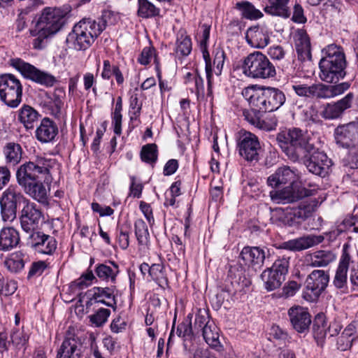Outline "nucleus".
<instances>
[{
	"mask_svg": "<svg viewBox=\"0 0 358 358\" xmlns=\"http://www.w3.org/2000/svg\"><path fill=\"white\" fill-rule=\"evenodd\" d=\"M268 4L264 8L266 13L287 19L290 16L289 0H268Z\"/></svg>",
	"mask_w": 358,
	"mask_h": 358,
	"instance_id": "31",
	"label": "nucleus"
},
{
	"mask_svg": "<svg viewBox=\"0 0 358 358\" xmlns=\"http://www.w3.org/2000/svg\"><path fill=\"white\" fill-rule=\"evenodd\" d=\"M211 322L208 313L205 310H199L195 316L194 328L202 331L204 329V327Z\"/></svg>",
	"mask_w": 358,
	"mask_h": 358,
	"instance_id": "54",
	"label": "nucleus"
},
{
	"mask_svg": "<svg viewBox=\"0 0 358 358\" xmlns=\"http://www.w3.org/2000/svg\"><path fill=\"white\" fill-rule=\"evenodd\" d=\"M286 101L285 93L278 88L262 87L259 94L257 110L273 112L280 108Z\"/></svg>",
	"mask_w": 358,
	"mask_h": 358,
	"instance_id": "11",
	"label": "nucleus"
},
{
	"mask_svg": "<svg viewBox=\"0 0 358 358\" xmlns=\"http://www.w3.org/2000/svg\"><path fill=\"white\" fill-rule=\"evenodd\" d=\"M117 240L120 247L122 250H126L129 245V231L124 227H121L117 230Z\"/></svg>",
	"mask_w": 358,
	"mask_h": 358,
	"instance_id": "56",
	"label": "nucleus"
},
{
	"mask_svg": "<svg viewBox=\"0 0 358 358\" xmlns=\"http://www.w3.org/2000/svg\"><path fill=\"white\" fill-rule=\"evenodd\" d=\"M224 62V52L222 50L217 49L215 52L213 65L215 66L214 72L217 76L221 74Z\"/></svg>",
	"mask_w": 358,
	"mask_h": 358,
	"instance_id": "57",
	"label": "nucleus"
},
{
	"mask_svg": "<svg viewBox=\"0 0 358 358\" xmlns=\"http://www.w3.org/2000/svg\"><path fill=\"white\" fill-rule=\"evenodd\" d=\"M117 293V289L115 285L106 287H94L89 290L90 298L87 303L92 305L93 303H101L115 310Z\"/></svg>",
	"mask_w": 358,
	"mask_h": 358,
	"instance_id": "21",
	"label": "nucleus"
},
{
	"mask_svg": "<svg viewBox=\"0 0 358 358\" xmlns=\"http://www.w3.org/2000/svg\"><path fill=\"white\" fill-rule=\"evenodd\" d=\"M243 73L251 78L266 79L276 75L274 65L263 53L255 51L249 54L242 64Z\"/></svg>",
	"mask_w": 358,
	"mask_h": 358,
	"instance_id": "6",
	"label": "nucleus"
},
{
	"mask_svg": "<svg viewBox=\"0 0 358 358\" xmlns=\"http://www.w3.org/2000/svg\"><path fill=\"white\" fill-rule=\"evenodd\" d=\"M276 141L287 157L296 162L303 159L309 172L324 177L331 165V159L323 152H320L308 136L298 128L278 134Z\"/></svg>",
	"mask_w": 358,
	"mask_h": 358,
	"instance_id": "1",
	"label": "nucleus"
},
{
	"mask_svg": "<svg viewBox=\"0 0 358 358\" xmlns=\"http://www.w3.org/2000/svg\"><path fill=\"white\" fill-rule=\"evenodd\" d=\"M110 315V310L100 308L94 315L90 316V321L95 324L96 327H101L107 321Z\"/></svg>",
	"mask_w": 358,
	"mask_h": 358,
	"instance_id": "53",
	"label": "nucleus"
},
{
	"mask_svg": "<svg viewBox=\"0 0 358 358\" xmlns=\"http://www.w3.org/2000/svg\"><path fill=\"white\" fill-rule=\"evenodd\" d=\"M20 235L13 227H4L0 230V251H10L17 245Z\"/></svg>",
	"mask_w": 358,
	"mask_h": 358,
	"instance_id": "29",
	"label": "nucleus"
},
{
	"mask_svg": "<svg viewBox=\"0 0 358 358\" xmlns=\"http://www.w3.org/2000/svg\"><path fill=\"white\" fill-rule=\"evenodd\" d=\"M295 47L301 60L311 59V48L309 36L305 29H299L294 36Z\"/></svg>",
	"mask_w": 358,
	"mask_h": 358,
	"instance_id": "28",
	"label": "nucleus"
},
{
	"mask_svg": "<svg viewBox=\"0 0 358 358\" xmlns=\"http://www.w3.org/2000/svg\"><path fill=\"white\" fill-rule=\"evenodd\" d=\"M193 86L194 88L190 87V90L195 92L197 99L203 98L205 94L203 80L199 73L196 75Z\"/></svg>",
	"mask_w": 358,
	"mask_h": 358,
	"instance_id": "59",
	"label": "nucleus"
},
{
	"mask_svg": "<svg viewBox=\"0 0 358 358\" xmlns=\"http://www.w3.org/2000/svg\"><path fill=\"white\" fill-rule=\"evenodd\" d=\"M106 27V21L103 18H98L97 20L92 18L83 19L73 27L67 41L72 43L74 49L85 50L91 46Z\"/></svg>",
	"mask_w": 358,
	"mask_h": 358,
	"instance_id": "5",
	"label": "nucleus"
},
{
	"mask_svg": "<svg viewBox=\"0 0 358 358\" xmlns=\"http://www.w3.org/2000/svg\"><path fill=\"white\" fill-rule=\"evenodd\" d=\"M266 252H268L266 248L245 246L242 249L239 258L245 266L256 271L264 265Z\"/></svg>",
	"mask_w": 358,
	"mask_h": 358,
	"instance_id": "19",
	"label": "nucleus"
},
{
	"mask_svg": "<svg viewBox=\"0 0 358 358\" xmlns=\"http://www.w3.org/2000/svg\"><path fill=\"white\" fill-rule=\"evenodd\" d=\"M275 213L285 225L293 226L298 224L294 209L276 208Z\"/></svg>",
	"mask_w": 358,
	"mask_h": 358,
	"instance_id": "48",
	"label": "nucleus"
},
{
	"mask_svg": "<svg viewBox=\"0 0 358 358\" xmlns=\"http://www.w3.org/2000/svg\"><path fill=\"white\" fill-rule=\"evenodd\" d=\"M3 154L8 164L13 166L20 163L22 157V148L18 143L10 142L3 148Z\"/></svg>",
	"mask_w": 358,
	"mask_h": 358,
	"instance_id": "36",
	"label": "nucleus"
},
{
	"mask_svg": "<svg viewBox=\"0 0 358 358\" xmlns=\"http://www.w3.org/2000/svg\"><path fill=\"white\" fill-rule=\"evenodd\" d=\"M354 99V94L349 92L340 100L327 103L321 112V116L329 120L341 117L346 110L352 107Z\"/></svg>",
	"mask_w": 358,
	"mask_h": 358,
	"instance_id": "20",
	"label": "nucleus"
},
{
	"mask_svg": "<svg viewBox=\"0 0 358 358\" xmlns=\"http://www.w3.org/2000/svg\"><path fill=\"white\" fill-rule=\"evenodd\" d=\"M290 322L293 328L299 333H305L309 330L311 316L306 309L301 306L292 307L288 310Z\"/></svg>",
	"mask_w": 358,
	"mask_h": 358,
	"instance_id": "23",
	"label": "nucleus"
},
{
	"mask_svg": "<svg viewBox=\"0 0 358 358\" xmlns=\"http://www.w3.org/2000/svg\"><path fill=\"white\" fill-rule=\"evenodd\" d=\"M28 244L38 253L49 255L55 251L57 245L53 236L37 230L29 234Z\"/></svg>",
	"mask_w": 358,
	"mask_h": 358,
	"instance_id": "18",
	"label": "nucleus"
},
{
	"mask_svg": "<svg viewBox=\"0 0 358 358\" xmlns=\"http://www.w3.org/2000/svg\"><path fill=\"white\" fill-rule=\"evenodd\" d=\"M135 235L139 245H146L148 242L149 232L146 223L138 219L134 223Z\"/></svg>",
	"mask_w": 358,
	"mask_h": 358,
	"instance_id": "45",
	"label": "nucleus"
},
{
	"mask_svg": "<svg viewBox=\"0 0 358 358\" xmlns=\"http://www.w3.org/2000/svg\"><path fill=\"white\" fill-rule=\"evenodd\" d=\"M110 265L99 264L96 266L95 273L99 278L115 283L120 272L119 266L114 262H109Z\"/></svg>",
	"mask_w": 358,
	"mask_h": 358,
	"instance_id": "33",
	"label": "nucleus"
},
{
	"mask_svg": "<svg viewBox=\"0 0 358 358\" xmlns=\"http://www.w3.org/2000/svg\"><path fill=\"white\" fill-rule=\"evenodd\" d=\"M289 258L282 257L276 259L271 268L264 270L262 279L267 291H273L279 288L285 280L288 273Z\"/></svg>",
	"mask_w": 358,
	"mask_h": 358,
	"instance_id": "8",
	"label": "nucleus"
},
{
	"mask_svg": "<svg viewBox=\"0 0 358 358\" xmlns=\"http://www.w3.org/2000/svg\"><path fill=\"white\" fill-rule=\"evenodd\" d=\"M64 24V13L61 9L51 7L43 8L34 27L30 29L31 35L35 37L34 48H44L48 38L57 33Z\"/></svg>",
	"mask_w": 358,
	"mask_h": 358,
	"instance_id": "3",
	"label": "nucleus"
},
{
	"mask_svg": "<svg viewBox=\"0 0 358 358\" xmlns=\"http://www.w3.org/2000/svg\"><path fill=\"white\" fill-rule=\"evenodd\" d=\"M55 159L36 156L33 160L20 165L16 171V180L24 192L45 206L50 204V192L52 180L51 169Z\"/></svg>",
	"mask_w": 358,
	"mask_h": 358,
	"instance_id": "2",
	"label": "nucleus"
},
{
	"mask_svg": "<svg viewBox=\"0 0 358 358\" xmlns=\"http://www.w3.org/2000/svg\"><path fill=\"white\" fill-rule=\"evenodd\" d=\"M235 8L241 12L243 17L248 20H257L263 16L262 13L257 9L250 2L243 1L238 2Z\"/></svg>",
	"mask_w": 358,
	"mask_h": 358,
	"instance_id": "38",
	"label": "nucleus"
},
{
	"mask_svg": "<svg viewBox=\"0 0 358 358\" xmlns=\"http://www.w3.org/2000/svg\"><path fill=\"white\" fill-rule=\"evenodd\" d=\"M294 210L296 213L297 222L299 224L312 215L313 208L310 205H301L299 208H294Z\"/></svg>",
	"mask_w": 358,
	"mask_h": 358,
	"instance_id": "55",
	"label": "nucleus"
},
{
	"mask_svg": "<svg viewBox=\"0 0 358 358\" xmlns=\"http://www.w3.org/2000/svg\"><path fill=\"white\" fill-rule=\"evenodd\" d=\"M350 87L349 82H343L336 85L313 84L310 85V98L331 99L344 94Z\"/></svg>",
	"mask_w": 358,
	"mask_h": 358,
	"instance_id": "16",
	"label": "nucleus"
},
{
	"mask_svg": "<svg viewBox=\"0 0 358 358\" xmlns=\"http://www.w3.org/2000/svg\"><path fill=\"white\" fill-rule=\"evenodd\" d=\"M292 90L299 96L310 98V85L295 83L292 85Z\"/></svg>",
	"mask_w": 358,
	"mask_h": 358,
	"instance_id": "60",
	"label": "nucleus"
},
{
	"mask_svg": "<svg viewBox=\"0 0 358 358\" xmlns=\"http://www.w3.org/2000/svg\"><path fill=\"white\" fill-rule=\"evenodd\" d=\"M38 113L29 106H24L20 110L18 120L27 129H32L38 120Z\"/></svg>",
	"mask_w": 358,
	"mask_h": 358,
	"instance_id": "37",
	"label": "nucleus"
},
{
	"mask_svg": "<svg viewBox=\"0 0 358 358\" xmlns=\"http://www.w3.org/2000/svg\"><path fill=\"white\" fill-rule=\"evenodd\" d=\"M203 57L206 63V73L208 83L207 96H213L212 90V66L209 52L207 50V45L201 46Z\"/></svg>",
	"mask_w": 358,
	"mask_h": 358,
	"instance_id": "47",
	"label": "nucleus"
},
{
	"mask_svg": "<svg viewBox=\"0 0 358 358\" xmlns=\"http://www.w3.org/2000/svg\"><path fill=\"white\" fill-rule=\"evenodd\" d=\"M150 276L162 288L166 289L169 287V280L162 264H152Z\"/></svg>",
	"mask_w": 358,
	"mask_h": 358,
	"instance_id": "42",
	"label": "nucleus"
},
{
	"mask_svg": "<svg viewBox=\"0 0 358 358\" xmlns=\"http://www.w3.org/2000/svg\"><path fill=\"white\" fill-rule=\"evenodd\" d=\"M336 259V255L330 250H318L310 256L309 265L312 267H325Z\"/></svg>",
	"mask_w": 358,
	"mask_h": 358,
	"instance_id": "35",
	"label": "nucleus"
},
{
	"mask_svg": "<svg viewBox=\"0 0 358 358\" xmlns=\"http://www.w3.org/2000/svg\"><path fill=\"white\" fill-rule=\"evenodd\" d=\"M191 318L192 316L189 315L187 319L178 326L176 334L179 337L183 338L185 339H189L192 338L193 331Z\"/></svg>",
	"mask_w": 358,
	"mask_h": 358,
	"instance_id": "49",
	"label": "nucleus"
},
{
	"mask_svg": "<svg viewBox=\"0 0 358 358\" xmlns=\"http://www.w3.org/2000/svg\"><path fill=\"white\" fill-rule=\"evenodd\" d=\"M12 343L17 348L21 349L28 342L29 334L23 329H17L12 332L10 335Z\"/></svg>",
	"mask_w": 358,
	"mask_h": 358,
	"instance_id": "50",
	"label": "nucleus"
},
{
	"mask_svg": "<svg viewBox=\"0 0 358 358\" xmlns=\"http://www.w3.org/2000/svg\"><path fill=\"white\" fill-rule=\"evenodd\" d=\"M22 86L15 76H0V99L10 108H16L22 101Z\"/></svg>",
	"mask_w": 358,
	"mask_h": 358,
	"instance_id": "7",
	"label": "nucleus"
},
{
	"mask_svg": "<svg viewBox=\"0 0 358 358\" xmlns=\"http://www.w3.org/2000/svg\"><path fill=\"white\" fill-rule=\"evenodd\" d=\"M324 56L320 59V79L328 83H337L346 75L347 62L343 49L334 44L324 49Z\"/></svg>",
	"mask_w": 358,
	"mask_h": 358,
	"instance_id": "4",
	"label": "nucleus"
},
{
	"mask_svg": "<svg viewBox=\"0 0 358 358\" xmlns=\"http://www.w3.org/2000/svg\"><path fill=\"white\" fill-rule=\"evenodd\" d=\"M58 132L57 124L49 117H44L35 131V137L42 144L53 143Z\"/></svg>",
	"mask_w": 358,
	"mask_h": 358,
	"instance_id": "24",
	"label": "nucleus"
},
{
	"mask_svg": "<svg viewBox=\"0 0 358 358\" xmlns=\"http://www.w3.org/2000/svg\"><path fill=\"white\" fill-rule=\"evenodd\" d=\"M122 97L118 96L117 99L114 111L112 113V125L113 127V131L117 136H120L122 134Z\"/></svg>",
	"mask_w": 358,
	"mask_h": 358,
	"instance_id": "44",
	"label": "nucleus"
},
{
	"mask_svg": "<svg viewBox=\"0 0 358 358\" xmlns=\"http://www.w3.org/2000/svg\"><path fill=\"white\" fill-rule=\"evenodd\" d=\"M260 88L255 90L253 87H246L242 91L243 96L248 101L250 105L257 109Z\"/></svg>",
	"mask_w": 358,
	"mask_h": 358,
	"instance_id": "52",
	"label": "nucleus"
},
{
	"mask_svg": "<svg viewBox=\"0 0 358 358\" xmlns=\"http://www.w3.org/2000/svg\"><path fill=\"white\" fill-rule=\"evenodd\" d=\"M313 333L318 345L322 346L327 335V323L323 314H317L313 321Z\"/></svg>",
	"mask_w": 358,
	"mask_h": 358,
	"instance_id": "34",
	"label": "nucleus"
},
{
	"mask_svg": "<svg viewBox=\"0 0 358 358\" xmlns=\"http://www.w3.org/2000/svg\"><path fill=\"white\" fill-rule=\"evenodd\" d=\"M46 268L47 264L44 261H38L32 263L28 273V278L41 275Z\"/></svg>",
	"mask_w": 358,
	"mask_h": 358,
	"instance_id": "58",
	"label": "nucleus"
},
{
	"mask_svg": "<svg viewBox=\"0 0 358 358\" xmlns=\"http://www.w3.org/2000/svg\"><path fill=\"white\" fill-rule=\"evenodd\" d=\"M12 64L25 78L40 85L45 87H52L57 82V79L54 76L42 71L20 59H13Z\"/></svg>",
	"mask_w": 358,
	"mask_h": 358,
	"instance_id": "13",
	"label": "nucleus"
},
{
	"mask_svg": "<svg viewBox=\"0 0 358 358\" xmlns=\"http://www.w3.org/2000/svg\"><path fill=\"white\" fill-rule=\"evenodd\" d=\"M138 15L143 18L157 16L159 9L148 0H138Z\"/></svg>",
	"mask_w": 358,
	"mask_h": 358,
	"instance_id": "43",
	"label": "nucleus"
},
{
	"mask_svg": "<svg viewBox=\"0 0 358 358\" xmlns=\"http://www.w3.org/2000/svg\"><path fill=\"white\" fill-rule=\"evenodd\" d=\"M301 287V285L296 281L292 280L288 282L282 289V294L285 297L292 296Z\"/></svg>",
	"mask_w": 358,
	"mask_h": 358,
	"instance_id": "64",
	"label": "nucleus"
},
{
	"mask_svg": "<svg viewBox=\"0 0 358 358\" xmlns=\"http://www.w3.org/2000/svg\"><path fill=\"white\" fill-rule=\"evenodd\" d=\"M355 339L356 336L354 327L352 325L348 326L337 340L338 349L341 351L350 349Z\"/></svg>",
	"mask_w": 358,
	"mask_h": 358,
	"instance_id": "41",
	"label": "nucleus"
},
{
	"mask_svg": "<svg viewBox=\"0 0 358 358\" xmlns=\"http://www.w3.org/2000/svg\"><path fill=\"white\" fill-rule=\"evenodd\" d=\"M45 106L50 113L56 118H61L63 115L62 109L64 104L66 93L63 87H57L52 94H46Z\"/></svg>",
	"mask_w": 358,
	"mask_h": 358,
	"instance_id": "26",
	"label": "nucleus"
},
{
	"mask_svg": "<svg viewBox=\"0 0 358 358\" xmlns=\"http://www.w3.org/2000/svg\"><path fill=\"white\" fill-rule=\"evenodd\" d=\"M240 155L248 162L258 161L261 148L258 138L250 132L244 133L238 142Z\"/></svg>",
	"mask_w": 358,
	"mask_h": 358,
	"instance_id": "17",
	"label": "nucleus"
},
{
	"mask_svg": "<svg viewBox=\"0 0 358 358\" xmlns=\"http://www.w3.org/2000/svg\"><path fill=\"white\" fill-rule=\"evenodd\" d=\"M4 266L8 271L17 273L24 268V263L23 259L20 256L16 255L6 259L4 261Z\"/></svg>",
	"mask_w": 358,
	"mask_h": 358,
	"instance_id": "51",
	"label": "nucleus"
},
{
	"mask_svg": "<svg viewBox=\"0 0 358 358\" xmlns=\"http://www.w3.org/2000/svg\"><path fill=\"white\" fill-rule=\"evenodd\" d=\"M313 194V190L297 184L288 185L280 189L270 192L271 200L276 203H291Z\"/></svg>",
	"mask_w": 358,
	"mask_h": 358,
	"instance_id": "12",
	"label": "nucleus"
},
{
	"mask_svg": "<svg viewBox=\"0 0 358 358\" xmlns=\"http://www.w3.org/2000/svg\"><path fill=\"white\" fill-rule=\"evenodd\" d=\"M329 281V274L323 270H314L307 277L303 298L308 301H315L324 292Z\"/></svg>",
	"mask_w": 358,
	"mask_h": 358,
	"instance_id": "10",
	"label": "nucleus"
},
{
	"mask_svg": "<svg viewBox=\"0 0 358 358\" xmlns=\"http://www.w3.org/2000/svg\"><path fill=\"white\" fill-rule=\"evenodd\" d=\"M292 20L296 23H305L307 20L303 13V8L298 3H295L294 6Z\"/></svg>",
	"mask_w": 358,
	"mask_h": 358,
	"instance_id": "61",
	"label": "nucleus"
},
{
	"mask_svg": "<svg viewBox=\"0 0 358 358\" xmlns=\"http://www.w3.org/2000/svg\"><path fill=\"white\" fill-rule=\"evenodd\" d=\"M303 119L305 121L311 123L319 122V115L317 110L313 106H310L303 110Z\"/></svg>",
	"mask_w": 358,
	"mask_h": 358,
	"instance_id": "62",
	"label": "nucleus"
},
{
	"mask_svg": "<svg viewBox=\"0 0 358 358\" xmlns=\"http://www.w3.org/2000/svg\"><path fill=\"white\" fill-rule=\"evenodd\" d=\"M322 240L320 236H304L282 243L280 248L293 252L301 251L320 243Z\"/></svg>",
	"mask_w": 358,
	"mask_h": 358,
	"instance_id": "27",
	"label": "nucleus"
},
{
	"mask_svg": "<svg viewBox=\"0 0 358 358\" xmlns=\"http://www.w3.org/2000/svg\"><path fill=\"white\" fill-rule=\"evenodd\" d=\"M157 147L155 143L143 146L141 151L142 161L148 164H155L157 160Z\"/></svg>",
	"mask_w": 358,
	"mask_h": 358,
	"instance_id": "46",
	"label": "nucleus"
},
{
	"mask_svg": "<svg viewBox=\"0 0 358 358\" xmlns=\"http://www.w3.org/2000/svg\"><path fill=\"white\" fill-rule=\"evenodd\" d=\"M83 343L73 327H69L65 338L57 352V358H78L83 352Z\"/></svg>",
	"mask_w": 358,
	"mask_h": 358,
	"instance_id": "15",
	"label": "nucleus"
},
{
	"mask_svg": "<svg viewBox=\"0 0 358 358\" xmlns=\"http://www.w3.org/2000/svg\"><path fill=\"white\" fill-rule=\"evenodd\" d=\"M350 256L345 251L343 252L336 269L334 279V285L338 289H342L347 284V273L350 266Z\"/></svg>",
	"mask_w": 358,
	"mask_h": 358,
	"instance_id": "30",
	"label": "nucleus"
},
{
	"mask_svg": "<svg viewBox=\"0 0 358 358\" xmlns=\"http://www.w3.org/2000/svg\"><path fill=\"white\" fill-rule=\"evenodd\" d=\"M298 178L296 169L284 166L278 168L267 178V184L271 187L275 188L282 185L296 184Z\"/></svg>",
	"mask_w": 358,
	"mask_h": 358,
	"instance_id": "22",
	"label": "nucleus"
},
{
	"mask_svg": "<svg viewBox=\"0 0 358 358\" xmlns=\"http://www.w3.org/2000/svg\"><path fill=\"white\" fill-rule=\"evenodd\" d=\"M358 134V123L350 122L338 126L334 131L336 141L343 148H349L355 141Z\"/></svg>",
	"mask_w": 358,
	"mask_h": 358,
	"instance_id": "25",
	"label": "nucleus"
},
{
	"mask_svg": "<svg viewBox=\"0 0 358 358\" xmlns=\"http://www.w3.org/2000/svg\"><path fill=\"white\" fill-rule=\"evenodd\" d=\"M202 335L205 341L212 348L219 349L221 348L219 340L218 329L213 322L204 327Z\"/></svg>",
	"mask_w": 358,
	"mask_h": 358,
	"instance_id": "39",
	"label": "nucleus"
},
{
	"mask_svg": "<svg viewBox=\"0 0 358 358\" xmlns=\"http://www.w3.org/2000/svg\"><path fill=\"white\" fill-rule=\"evenodd\" d=\"M27 199L16 186H9L2 194L0 200L1 215L3 221L13 222L17 215V205Z\"/></svg>",
	"mask_w": 358,
	"mask_h": 358,
	"instance_id": "9",
	"label": "nucleus"
},
{
	"mask_svg": "<svg viewBox=\"0 0 358 358\" xmlns=\"http://www.w3.org/2000/svg\"><path fill=\"white\" fill-rule=\"evenodd\" d=\"M130 108L131 109V113L133 116L131 117V119L137 118L140 116L141 110L142 108V103H139L138 98L137 94L132 95L130 98Z\"/></svg>",
	"mask_w": 358,
	"mask_h": 358,
	"instance_id": "63",
	"label": "nucleus"
},
{
	"mask_svg": "<svg viewBox=\"0 0 358 358\" xmlns=\"http://www.w3.org/2000/svg\"><path fill=\"white\" fill-rule=\"evenodd\" d=\"M246 40L248 43L257 48H264L269 42V36L263 29L259 27L249 28L246 31Z\"/></svg>",
	"mask_w": 358,
	"mask_h": 358,
	"instance_id": "32",
	"label": "nucleus"
},
{
	"mask_svg": "<svg viewBox=\"0 0 358 358\" xmlns=\"http://www.w3.org/2000/svg\"><path fill=\"white\" fill-rule=\"evenodd\" d=\"M192 51V41L185 31H179L176 42V52L181 56H187Z\"/></svg>",
	"mask_w": 358,
	"mask_h": 358,
	"instance_id": "40",
	"label": "nucleus"
},
{
	"mask_svg": "<svg viewBox=\"0 0 358 358\" xmlns=\"http://www.w3.org/2000/svg\"><path fill=\"white\" fill-rule=\"evenodd\" d=\"M43 217L41 209L35 203L26 200L19 217L23 231L29 234L36 231Z\"/></svg>",
	"mask_w": 358,
	"mask_h": 358,
	"instance_id": "14",
	"label": "nucleus"
}]
</instances>
